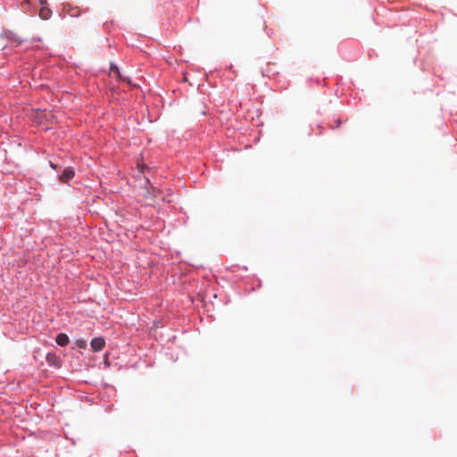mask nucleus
<instances>
[{
  "mask_svg": "<svg viewBox=\"0 0 457 457\" xmlns=\"http://www.w3.org/2000/svg\"><path fill=\"white\" fill-rule=\"evenodd\" d=\"M110 75L112 77H116L118 79L117 82H119V83H127V84H129L130 86H136L135 84H132V82L129 77H126V76L120 74L118 67L114 64H111Z\"/></svg>",
  "mask_w": 457,
  "mask_h": 457,
  "instance_id": "obj_1",
  "label": "nucleus"
},
{
  "mask_svg": "<svg viewBox=\"0 0 457 457\" xmlns=\"http://www.w3.org/2000/svg\"><path fill=\"white\" fill-rule=\"evenodd\" d=\"M91 348L94 352L97 353L102 351L105 346V340L102 337H94L90 342Z\"/></svg>",
  "mask_w": 457,
  "mask_h": 457,
  "instance_id": "obj_2",
  "label": "nucleus"
},
{
  "mask_svg": "<svg viewBox=\"0 0 457 457\" xmlns=\"http://www.w3.org/2000/svg\"><path fill=\"white\" fill-rule=\"evenodd\" d=\"M75 176V171L72 168L68 167L65 168L62 173L59 176V179L62 183H67L69 180L72 179Z\"/></svg>",
  "mask_w": 457,
  "mask_h": 457,
  "instance_id": "obj_3",
  "label": "nucleus"
},
{
  "mask_svg": "<svg viewBox=\"0 0 457 457\" xmlns=\"http://www.w3.org/2000/svg\"><path fill=\"white\" fill-rule=\"evenodd\" d=\"M46 362L50 366L59 368L61 366L60 358L54 353H48L46 357Z\"/></svg>",
  "mask_w": 457,
  "mask_h": 457,
  "instance_id": "obj_4",
  "label": "nucleus"
},
{
  "mask_svg": "<svg viewBox=\"0 0 457 457\" xmlns=\"http://www.w3.org/2000/svg\"><path fill=\"white\" fill-rule=\"evenodd\" d=\"M55 342L60 346H66L69 342V337L64 333H60L56 336Z\"/></svg>",
  "mask_w": 457,
  "mask_h": 457,
  "instance_id": "obj_5",
  "label": "nucleus"
},
{
  "mask_svg": "<svg viewBox=\"0 0 457 457\" xmlns=\"http://www.w3.org/2000/svg\"><path fill=\"white\" fill-rule=\"evenodd\" d=\"M75 346L79 349H86L87 346V343L84 339H77L75 341Z\"/></svg>",
  "mask_w": 457,
  "mask_h": 457,
  "instance_id": "obj_6",
  "label": "nucleus"
},
{
  "mask_svg": "<svg viewBox=\"0 0 457 457\" xmlns=\"http://www.w3.org/2000/svg\"><path fill=\"white\" fill-rule=\"evenodd\" d=\"M50 12H51L48 8H42L40 10V17L45 20H47L49 18Z\"/></svg>",
  "mask_w": 457,
  "mask_h": 457,
  "instance_id": "obj_7",
  "label": "nucleus"
},
{
  "mask_svg": "<svg viewBox=\"0 0 457 457\" xmlns=\"http://www.w3.org/2000/svg\"><path fill=\"white\" fill-rule=\"evenodd\" d=\"M68 14L71 17H78L80 14V11L78 8H71L68 11Z\"/></svg>",
  "mask_w": 457,
  "mask_h": 457,
  "instance_id": "obj_8",
  "label": "nucleus"
},
{
  "mask_svg": "<svg viewBox=\"0 0 457 457\" xmlns=\"http://www.w3.org/2000/svg\"><path fill=\"white\" fill-rule=\"evenodd\" d=\"M49 165H50V167H51L52 169H54V170H57V165H56V164H54L53 162H49Z\"/></svg>",
  "mask_w": 457,
  "mask_h": 457,
  "instance_id": "obj_9",
  "label": "nucleus"
},
{
  "mask_svg": "<svg viewBox=\"0 0 457 457\" xmlns=\"http://www.w3.org/2000/svg\"><path fill=\"white\" fill-rule=\"evenodd\" d=\"M340 123H341V120H337V125L335 126V128L339 127Z\"/></svg>",
  "mask_w": 457,
  "mask_h": 457,
  "instance_id": "obj_10",
  "label": "nucleus"
},
{
  "mask_svg": "<svg viewBox=\"0 0 457 457\" xmlns=\"http://www.w3.org/2000/svg\"><path fill=\"white\" fill-rule=\"evenodd\" d=\"M187 79L186 77H184V82H187Z\"/></svg>",
  "mask_w": 457,
  "mask_h": 457,
  "instance_id": "obj_11",
  "label": "nucleus"
}]
</instances>
